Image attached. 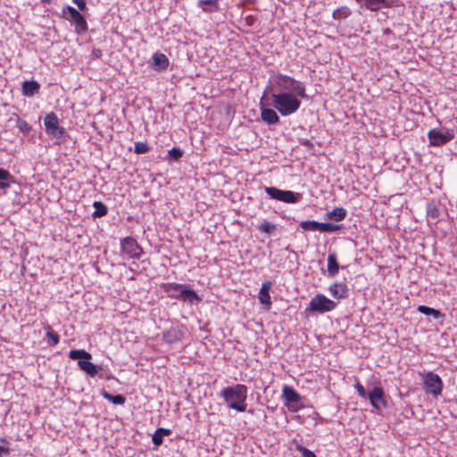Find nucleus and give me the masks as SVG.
Returning <instances> with one entry per match:
<instances>
[{
    "label": "nucleus",
    "mask_w": 457,
    "mask_h": 457,
    "mask_svg": "<svg viewBox=\"0 0 457 457\" xmlns=\"http://www.w3.org/2000/svg\"><path fill=\"white\" fill-rule=\"evenodd\" d=\"M266 90L270 104L281 116L296 112L301 106V99L307 97L303 82L280 73L270 78Z\"/></svg>",
    "instance_id": "1"
},
{
    "label": "nucleus",
    "mask_w": 457,
    "mask_h": 457,
    "mask_svg": "<svg viewBox=\"0 0 457 457\" xmlns=\"http://www.w3.org/2000/svg\"><path fill=\"white\" fill-rule=\"evenodd\" d=\"M247 393L248 389L245 385L237 384L233 386L224 387L220 391V396L228 408L243 412L246 411L247 407Z\"/></svg>",
    "instance_id": "2"
},
{
    "label": "nucleus",
    "mask_w": 457,
    "mask_h": 457,
    "mask_svg": "<svg viewBox=\"0 0 457 457\" xmlns=\"http://www.w3.org/2000/svg\"><path fill=\"white\" fill-rule=\"evenodd\" d=\"M69 357L71 360H79V368L91 378L98 375L99 370H102L101 367L96 366L89 361V360L92 358V355L85 350H71L69 353Z\"/></svg>",
    "instance_id": "3"
},
{
    "label": "nucleus",
    "mask_w": 457,
    "mask_h": 457,
    "mask_svg": "<svg viewBox=\"0 0 457 457\" xmlns=\"http://www.w3.org/2000/svg\"><path fill=\"white\" fill-rule=\"evenodd\" d=\"M264 191L271 198L286 204H296L301 201L303 195L290 190H282L274 187H265Z\"/></svg>",
    "instance_id": "4"
},
{
    "label": "nucleus",
    "mask_w": 457,
    "mask_h": 457,
    "mask_svg": "<svg viewBox=\"0 0 457 457\" xmlns=\"http://www.w3.org/2000/svg\"><path fill=\"white\" fill-rule=\"evenodd\" d=\"M260 110L262 120L268 125H274L279 122V117L276 112L277 110L270 104L267 90L263 92L262 96L261 97Z\"/></svg>",
    "instance_id": "5"
},
{
    "label": "nucleus",
    "mask_w": 457,
    "mask_h": 457,
    "mask_svg": "<svg viewBox=\"0 0 457 457\" xmlns=\"http://www.w3.org/2000/svg\"><path fill=\"white\" fill-rule=\"evenodd\" d=\"M337 303L324 295L318 294L309 303L307 310L312 312L325 313L333 311Z\"/></svg>",
    "instance_id": "6"
},
{
    "label": "nucleus",
    "mask_w": 457,
    "mask_h": 457,
    "mask_svg": "<svg viewBox=\"0 0 457 457\" xmlns=\"http://www.w3.org/2000/svg\"><path fill=\"white\" fill-rule=\"evenodd\" d=\"M121 252L132 259H140L143 249L132 237H126L120 240Z\"/></svg>",
    "instance_id": "7"
},
{
    "label": "nucleus",
    "mask_w": 457,
    "mask_h": 457,
    "mask_svg": "<svg viewBox=\"0 0 457 457\" xmlns=\"http://www.w3.org/2000/svg\"><path fill=\"white\" fill-rule=\"evenodd\" d=\"M44 126L47 134L60 138L64 134V129L60 127L59 119L54 112H48L44 118Z\"/></svg>",
    "instance_id": "8"
},
{
    "label": "nucleus",
    "mask_w": 457,
    "mask_h": 457,
    "mask_svg": "<svg viewBox=\"0 0 457 457\" xmlns=\"http://www.w3.org/2000/svg\"><path fill=\"white\" fill-rule=\"evenodd\" d=\"M186 333V328L183 325H178L166 329L162 334V339L167 344H174L183 339Z\"/></svg>",
    "instance_id": "9"
},
{
    "label": "nucleus",
    "mask_w": 457,
    "mask_h": 457,
    "mask_svg": "<svg viewBox=\"0 0 457 457\" xmlns=\"http://www.w3.org/2000/svg\"><path fill=\"white\" fill-rule=\"evenodd\" d=\"M368 398L371 406L378 411L386 407V400L384 389L381 386H374L369 392Z\"/></svg>",
    "instance_id": "10"
},
{
    "label": "nucleus",
    "mask_w": 457,
    "mask_h": 457,
    "mask_svg": "<svg viewBox=\"0 0 457 457\" xmlns=\"http://www.w3.org/2000/svg\"><path fill=\"white\" fill-rule=\"evenodd\" d=\"M424 389L426 393L437 395L442 391V382L438 375L428 373L424 379Z\"/></svg>",
    "instance_id": "11"
},
{
    "label": "nucleus",
    "mask_w": 457,
    "mask_h": 457,
    "mask_svg": "<svg viewBox=\"0 0 457 457\" xmlns=\"http://www.w3.org/2000/svg\"><path fill=\"white\" fill-rule=\"evenodd\" d=\"M453 132L432 129L428 132V139L432 145H440L453 139Z\"/></svg>",
    "instance_id": "12"
},
{
    "label": "nucleus",
    "mask_w": 457,
    "mask_h": 457,
    "mask_svg": "<svg viewBox=\"0 0 457 457\" xmlns=\"http://www.w3.org/2000/svg\"><path fill=\"white\" fill-rule=\"evenodd\" d=\"M170 61L162 53H154L150 60L151 67L156 71H162L168 69Z\"/></svg>",
    "instance_id": "13"
},
{
    "label": "nucleus",
    "mask_w": 457,
    "mask_h": 457,
    "mask_svg": "<svg viewBox=\"0 0 457 457\" xmlns=\"http://www.w3.org/2000/svg\"><path fill=\"white\" fill-rule=\"evenodd\" d=\"M65 17L72 21L79 29H87V22L82 14L73 7H67L64 11Z\"/></svg>",
    "instance_id": "14"
},
{
    "label": "nucleus",
    "mask_w": 457,
    "mask_h": 457,
    "mask_svg": "<svg viewBox=\"0 0 457 457\" xmlns=\"http://www.w3.org/2000/svg\"><path fill=\"white\" fill-rule=\"evenodd\" d=\"M281 399L284 403V405H289L290 403H299L301 402L302 396L300 394L294 389V387L285 385L282 388Z\"/></svg>",
    "instance_id": "15"
},
{
    "label": "nucleus",
    "mask_w": 457,
    "mask_h": 457,
    "mask_svg": "<svg viewBox=\"0 0 457 457\" xmlns=\"http://www.w3.org/2000/svg\"><path fill=\"white\" fill-rule=\"evenodd\" d=\"M328 291L332 297L336 299H345L348 295V287L345 283L336 282L329 286Z\"/></svg>",
    "instance_id": "16"
},
{
    "label": "nucleus",
    "mask_w": 457,
    "mask_h": 457,
    "mask_svg": "<svg viewBox=\"0 0 457 457\" xmlns=\"http://www.w3.org/2000/svg\"><path fill=\"white\" fill-rule=\"evenodd\" d=\"M177 300L187 302L190 303H196L200 301V298L195 291L187 288L184 286L182 290H180Z\"/></svg>",
    "instance_id": "17"
},
{
    "label": "nucleus",
    "mask_w": 457,
    "mask_h": 457,
    "mask_svg": "<svg viewBox=\"0 0 457 457\" xmlns=\"http://www.w3.org/2000/svg\"><path fill=\"white\" fill-rule=\"evenodd\" d=\"M22 94L32 97L39 92L40 85L35 80H25L21 86Z\"/></svg>",
    "instance_id": "18"
},
{
    "label": "nucleus",
    "mask_w": 457,
    "mask_h": 457,
    "mask_svg": "<svg viewBox=\"0 0 457 457\" xmlns=\"http://www.w3.org/2000/svg\"><path fill=\"white\" fill-rule=\"evenodd\" d=\"M339 264L336 252H329L328 255V273L329 276L334 277L338 273Z\"/></svg>",
    "instance_id": "19"
},
{
    "label": "nucleus",
    "mask_w": 457,
    "mask_h": 457,
    "mask_svg": "<svg viewBox=\"0 0 457 457\" xmlns=\"http://www.w3.org/2000/svg\"><path fill=\"white\" fill-rule=\"evenodd\" d=\"M197 6L206 12H214L219 11V0H199Z\"/></svg>",
    "instance_id": "20"
},
{
    "label": "nucleus",
    "mask_w": 457,
    "mask_h": 457,
    "mask_svg": "<svg viewBox=\"0 0 457 457\" xmlns=\"http://www.w3.org/2000/svg\"><path fill=\"white\" fill-rule=\"evenodd\" d=\"M184 285L176 283H167L163 285V290L169 297L178 299L180 290H182Z\"/></svg>",
    "instance_id": "21"
},
{
    "label": "nucleus",
    "mask_w": 457,
    "mask_h": 457,
    "mask_svg": "<svg viewBox=\"0 0 457 457\" xmlns=\"http://www.w3.org/2000/svg\"><path fill=\"white\" fill-rule=\"evenodd\" d=\"M426 211L428 221L431 223H436L437 219L440 215V211L437 205L433 202H429L427 204Z\"/></svg>",
    "instance_id": "22"
},
{
    "label": "nucleus",
    "mask_w": 457,
    "mask_h": 457,
    "mask_svg": "<svg viewBox=\"0 0 457 457\" xmlns=\"http://www.w3.org/2000/svg\"><path fill=\"white\" fill-rule=\"evenodd\" d=\"M271 287L270 282H265L262 284V288L259 293V300L263 304H271L270 289Z\"/></svg>",
    "instance_id": "23"
},
{
    "label": "nucleus",
    "mask_w": 457,
    "mask_h": 457,
    "mask_svg": "<svg viewBox=\"0 0 457 457\" xmlns=\"http://www.w3.org/2000/svg\"><path fill=\"white\" fill-rule=\"evenodd\" d=\"M171 431L168 428H159L152 436L153 444L158 447L163 442V436L170 435Z\"/></svg>",
    "instance_id": "24"
},
{
    "label": "nucleus",
    "mask_w": 457,
    "mask_h": 457,
    "mask_svg": "<svg viewBox=\"0 0 457 457\" xmlns=\"http://www.w3.org/2000/svg\"><path fill=\"white\" fill-rule=\"evenodd\" d=\"M101 395L107 401L112 403L113 404L122 405L126 402V398L122 395H113L107 391L103 390Z\"/></svg>",
    "instance_id": "25"
},
{
    "label": "nucleus",
    "mask_w": 457,
    "mask_h": 457,
    "mask_svg": "<svg viewBox=\"0 0 457 457\" xmlns=\"http://www.w3.org/2000/svg\"><path fill=\"white\" fill-rule=\"evenodd\" d=\"M359 4H363L368 9L377 11L380 7L386 5L385 0H355Z\"/></svg>",
    "instance_id": "26"
},
{
    "label": "nucleus",
    "mask_w": 457,
    "mask_h": 457,
    "mask_svg": "<svg viewBox=\"0 0 457 457\" xmlns=\"http://www.w3.org/2000/svg\"><path fill=\"white\" fill-rule=\"evenodd\" d=\"M346 210L343 207H337L328 213V218L336 221H341L346 217Z\"/></svg>",
    "instance_id": "27"
},
{
    "label": "nucleus",
    "mask_w": 457,
    "mask_h": 457,
    "mask_svg": "<svg viewBox=\"0 0 457 457\" xmlns=\"http://www.w3.org/2000/svg\"><path fill=\"white\" fill-rule=\"evenodd\" d=\"M93 207L95 208V211L94 212L92 213V216L94 218H101V217H104L107 214L108 212V208L107 206L100 202V201H96L94 202L93 204Z\"/></svg>",
    "instance_id": "28"
},
{
    "label": "nucleus",
    "mask_w": 457,
    "mask_h": 457,
    "mask_svg": "<svg viewBox=\"0 0 457 457\" xmlns=\"http://www.w3.org/2000/svg\"><path fill=\"white\" fill-rule=\"evenodd\" d=\"M44 328L46 330V337H47V343L50 346H55L59 341H60V337L59 335L54 332L51 326L46 324Z\"/></svg>",
    "instance_id": "29"
},
{
    "label": "nucleus",
    "mask_w": 457,
    "mask_h": 457,
    "mask_svg": "<svg viewBox=\"0 0 457 457\" xmlns=\"http://www.w3.org/2000/svg\"><path fill=\"white\" fill-rule=\"evenodd\" d=\"M351 13H352V11L349 7L341 6L333 12V17L336 20H342V19H345V18L349 17L351 15Z\"/></svg>",
    "instance_id": "30"
},
{
    "label": "nucleus",
    "mask_w": 457,
    "mask_h": 457,
    "mask_svg": "<svg viewBox=\"0 0 457 457\" xmlns=\"http://www.w3.org/2000/svg\"><path fill=\"white\" fill-rule=\"evenodd\" d=\"M300 227L305 231H320V222L316 220H303L300 223Z\"/></svg>",
    "instance_id": "31"
},
{
    "label": "nucleus",
    "mask_w": 457,
    "mask_h": 457,
    "mask_svg": "<svg viewBox=\"0 0 457 457\" xmlns=\"http://www.w3.org/2000/svg\"><path fill=\"white\" fill-rule=\"evenodd\" d=\"M16 128L19 129L20 132L23 134H28L32 130V126L27 122L25 120L21 119L17 116L15 120Z\"/></svg>",
    "instance_id": "32"
},
{
    "label": "nucleus",
    "mask_w": 457,
    "mask_h": 457,
    "mask_svg": "<svg viewBox=\"0 0 457 457\" xmlns=\"http://www.w3.org/2000/svg\"><path fill=\"white\" fill-rule=\"evenodd\" d=\"M341 228L340 225L329 223V222H320V232H328L332 233Z\"/></svg>",
    "instance_id": "33"
},
{
    "label": "nucleus",
    "mask_w": 457,
    "mask_h": 457,
    "mask_svg": "<svg viewBox=\"0 0 457 457\" xmlns=\"http://www.w3.org/2000/svg\"><path fill=\"white\" fill-rule=\"evenodd\" d=\"M258 229L262 232L270 235L276 229V225L267 220H264L258 226Z\"/></svg>",
    "instance_id": "34"
},
{
    "label": "nucleus",
    "mask_w": 457,
    "mask_h": 457,
    "mask_svg": "<svg viewBox=\"0 0 457 457\" xmlns=\"http://www.w3.org/2000/svg\"><path fill=\"white\" fill-rule=\"evenodd\" d=\"M150 150V146L147 143L145 142H137L135 143V153L137 154H143L147 153Z\"/></svg>",
    "instance_id": "35"
},
{
    "label": "nucleus",
    "mask_w": 457,
    "mask_h": 457,
    "mask_svg": "<svg viewBox=\"0 0 457 457\" xmlns=\"http://www.w3.org/2000/svg\"><path fill=\"white\" fill-rule=\"evenodd\" d=\"M354 387L359 395V396L361 398H367L368 395H369V393L366 392L364 386L360 383V382H357L355 385H354Z\"/></svg>",
    "instance_id": "36"
},
{
    "label": "nucleus",
    "mask_w": 457,
    "mask_h": 457,
    "mask_svg": "<svg viewBox=\"0 0 457 457\" xmlns=\"http://www.w3.org/2000/svg\"><path fill=\"white\" fill-rule=\"evenodd\" d=\"M183 154V152L180 148H178V147H173L172 149H170L169 151V155L170 158L174 159V160H178L179 159Z\"/></svg>",
    "instance_id": "37"
},
{
    "label": "nucleus",
    "mask_w": 457,
    "mask_h": 457,
    "mask_svg": "<svg viewBox=\"0 0 457 457\" xmlns=\"http://www.w3.org/2000/svg\"><path fill=\"white\" fill-rule=\"evenodd\" d=\"M286 407L291 412H297L299 410L303 408V405L301 404V402L290 403L289 405H287Z\"/></svg>",
    "instance_id": "38"
},
{
    "label": "nucleus",
    "mask_w": 457,
    "mask_h": 457,
    "mask_svg": "<svg viewBox=\"0 0 457 457\" xmlns=\"http://www.w3.org/2000/svg\"><path fill=\"white\" fill-rule=\"evenodd\" d=\"M0 180H12V176L7 170L0 168Z\"/></svg>",
    "instance_id": "39"
},
{
    "label": "nucleus",
    "mask_w": 457,
    "mask_h": 457,
    "mask_svg": "<svg viewBox=\"0 0 457 457\" xmlns=\"http://www.w3.org/2000/svg\"><path fill=\"white\" fill-rule=\"evenodd\" d=\"M418 312H420L422 314H425L427 316L430 315V312H432V308L428 307L426 305H419L417 308Z\"/></svg>",
    "instance_id": "40"
},
{
    "label": "nucleus",
    "mask_w": 457,
    "mask_h": 457,
    "mask_svg": "<svg viewBox=\"0 0 457 457\" xmlns=\"http://www.w3.org/2000/svg\"><path fill=\"white\" fill-rule=\"evenodd\" d=\"M300 452L302 453L303 457H316L314 453H312L311 450H309L305 447H301Z\"/></svg>",
    "instance_id": "41"
},
{
    "label": "nucleus",
    "mask_w": 457,
    "mask_h": 457,
    "mask_svg": "<svg viewBox=\"0 0 457 457\" xmlns=\"http://www.w3.org/2000/svg\"><path fill=\"white\" fill-rule=\"evenodd\" d=\"M14 182V179L12 178V180H0V189L6 190L10 187L11 183Z\"/></svg>",
    "instance_id": "42"
},
{
    "label": "nucleus",
    "mask_w": 457,
    "mask_h": 457,
    "mask_svg": "<svg viewBox=\"0 0 457 457\" xmlns=\"http://www.w3.org/2000/svg\"><path fill=\"white\" fill-rule=\"evenodd\" d=\"M72 2L79 7L80 11L86 9V0H72Z\"/></svg>",
    "instance_id": "43"
},
{
    "label": "nucleus",
    "mask_w": 457,
    "mask_h": 457,
    "mask_svg": "<svg viewBox=\"0 0 457 457\" xmlns=\"http://www.w3.org/2000/svg\"><path fill=\"white\" fill-rule=\"evenodd\" d=\"M430 315H432L435 319H438L441 317V312L439 311L432 308V312H430Z\"/></svg>",
    "instance_id": "44"
},
{
    "label": "nucleus",
    "mask_w": 457,
    "mask_h": 457,
    "mask_svg": "<svg viewBox=\"0 0 457 457\" xmlns=\"http://www.w3.org/2000/svg\"><path fill=\"white\" fill-rule=\"evenodd\" d=\"M9 449L5 448L4 446H0V457L3 456V454L8 453Z\"/></svg>",
    "instance_id": "45"
},
{
    "label": "nucleus",
    "mask_w": 457,
    "mask_h": 457,
    "mask_svg": "<svg viewBox=\"0 0 457 457\" xmlns=\"http://www.w3.org/2000/svg\"><path fill=\"white\" fill-rule=\"evenodd\" d=\"M301 144H302L303 145H305V146H308V147L312 146V143L310 140H308V139H306V140L303 141Z\"/></svg>",
    "instance_id": "46"
}]
</instances>
